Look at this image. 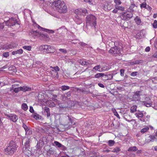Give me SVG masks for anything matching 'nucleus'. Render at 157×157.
Instances as JSON below:
<instances>
[{"instance_id": "25", "label": "nucleus", "mask_w": 157, "mask_h": 157, "mask_svg": "<svg viewBox=\"0 0 157 157\" xmlns=\"http://www.w3.org/2000/svg\"><path fill=\"white\" fill-rule=\"evenodd\" d=\"M104 75L106 76V75H105L104 73H98L94 75V77L95 78H98L100 77H103Z\"/></svg>"}, {"instance_id": "23", "label": "nucleus", "mask_w": 157, "mask_h": 157, "mask_svg": "<svg viewBox=\"0 0 157 157\" xmlns=\"http://www.w3.org/2000/svg\"><path fill=\"white\" fill-rule=\"evenodd\" d=\"M142 104L147 107L151 106L152 105V102L150 101L149 103H147L146 101H144L142 102Z\"/></svg>"}, {"instance_id": "54", "label": "nucleus", "mask_w": 157, "mask_h": 157, "mask_svg": "<svg viewBox=\"0 0 157 157\" xmlns=\"http://www.w3.org/2000/svg\"><path fill=\"white\" fill-rule=\"evenodd\" d=\"M152 56L154 58H157V52H155L153 54Z\"/></svg>"}, {"instance_id": "52", "label": "nucleus", "mask_w": 157, "mask_h": 157, "mask_svg": "<svg viewBox=\"0 0 157 157\" xmlns=\"http://www.w3.org/2000/svg\"><path fill=\"white\" fill-rule=\"evenodd\" d=\"M22 126L25 130H26V129H27L28 128L27 126L24 123L23 124Z\"/></svg>"}, {"instance_id": "51", "label": "nucleus", "mask_w": 157, "mask_h": 157, "mask_svg": "<svg viewBox=\"0 0 157 157\" xmlns=\"http://www.w3.org/2000/svg\"><path fill=\"white\" fill-rule=\"evenodd\" d=\"M44 111L46 113L49 112V109L47 107H44Z\"/></svg>"}, {"instance_id": "19", "label": "nucleus", "mask_w": 157, "mask_h": 157, "mask_svg": "<svg viewBox=\"0 0 157 157\" xmlns=\"http://www.w3.org/2000/svg\"><path fill=\"white\" fill-rule=\"evenodd\" d=\"M135 115L136 117L138 118H142L144 116L142 111H139L138 112L136 113Z\"/></svg>"}, {"instance_id": "15", "label": "nucleus", "mask_w": 157, "mask_h": 157, "mask_svg": "<svg viewBox=\"0 0 157 157\" xmlns=\"http://www.w3.org/2000/svg\"><path fill=\"white\" fill-rule=\"evenodd\" d=\"M21 91L26 92L31 90H32V88L27 86H24L22 87H21Z\"/></svg>"}, {"instance_id": "34", "label": "nucleus", "mask_w": 157, "mask_h": 157, "mask_svg": "<svg viewBox=\"0 0 157 157\" xmlns=\"http://www.w3.org/2000/svg\"><path fill=\"white\" fill-rule=\"evenodd\" d=\"M149 129V128L148 127H145L141 130V132L143 133H144Z\"/></svg>"}, {"instance_id": "6", "label": "nucleus", "mask_w": 157, "mask_h": 157, "mask_svg": "<svg viewBox=\"0 0 157 157\" xmlns=\"http://www.w3.org/2000/svg\"><path fill=\"white\" fill-rule=\"evenodd\" d=\"M110 53L120 55L121 53V49L117 47H112L109 51Z\"/></svg>"}, {"instance_id": "24", "label": "nucleus", "mask_w": 157, "mask_h": 157, "mask_svg": "<svg viewBox=\"0 0 157 157\" xmlns=\"http://www.w3.org/2000/svg\"><path fill=\"white\" fill-rule=\"evenodd\" d=\"M35 26L38 29H40V30H41L43 31H45L46 32H47L48 31V29L41 27L40 26V25L37 24H36Z\"/></svg>"}, {"instance_id": "28", "label": "nucleus", "mask_w": 157, "mask_h": 157, "mask_svg": "<svg viewBox=\"0 0 157 157\" xmlns=\"http://www.w3.org/2000/svg\"><path fill=\"white\" fill-rule=\"evenodd\" d=\"M137 150V148L136 146H133L132 147H130L128 149V151H136Z\"/></svg>"}, {"instance_id": "49", "label": "nucleus", "mask_w": 157, "mask_h": 157, "mask_svg": "<svg viewBox=\"0 0 157 157\" xmlns=\"http://www.w3.org/2000/svg\"><path fill=\"white\" fill-rule=\"evenodd\" d=\"M146 4L145 2H143L140 4V7L141 8H145L146 7Z\"/></svg>"}, {"instance_id": "62", "label": "nucleus", "mask_w": 157, "mask_h": 157, "mask_svg": "<svg viewBox=\"0 0 157 157\" xmlns=\"http://www.w3.org/2000/svg\"><path fill=\"white\" fill-rule=\"evenodd\" d=\"M142 151L141 150H139L137 151V154H140L142 152Z\"/></svg>"}, {"instance_id": "45", "label": "nucleus", "mask_w": 157, "mask_h": 157, "mask_svg": "<svg viewBox=\"0 0 157 157\" xmlns=\"http://www.w3.org/2000/svg\"><path fill=\"white\" fill-rule=\"evenodd\" d=\"M3 56L5 58H7L9 56V52H6L3 53L2 54Z\"/></svg>"}, {"instance_id": "27", "label": "nucleus", "mask_w": 157, "mask_h": 157, "mask_svg": "<svg viewBox=\"0 0 157 157\" xmlns=\"http://www.w3.org/2000/svg\"><path fill=\"white\" fill-rule=\"evenodd\" d=\"M26 135H30L32 133V131L30 128H28L25 130Z\"/></svg>"}, {"instance_id": "36", "label": "nucleus", "mask_w": 157, "mask_h": 157, "mask_svg": "<svg viewBox=\"0 0 157 157\" xmlns=\"http://www.w3.org/2000/svg\"><path fill=\"white\" fill-rule=\"evenodd\" d=\"M60 88L62 90L64 91L69 89V87L68 86H65V85L61 86Z\"/></svg>"}, {"instance_id": "42", "label": "nucleus", "mask_w": 157, "mask_h": 157, "mask_svg": "<svg viewBox=\"0 0 157 157\" xmlns=\"http://www.w3.org/2000/svg\"><path fill=\"white\" fill-rule=\"evenodd\" d=\"M152 26L155 29L157 28V21L155 20L153 23L152 24Z\"/></svg>"}, {"instance_id": "14", "label": "nucleus", "mask_w": 157, "mask_h": 157, "mask_svg": "<svg viewBox=\"0 0 157 157\" xmlns=\"http://www.w3.org/2000/svg\"><path fill=\"white\" fill-rule=\"evenodd\" d=\"M40 32L37 31L32 30L30 33L29 34L33 36H35L40 37Z\"/></svg>"}, {"instance_id": "59", "label": "nucleus", "mask_w": 157, "mask_h": 157, "mask_svg": "<svg viewBox=\"0 0 157 157\" xmlns=\"http://www.w3.org/2000/svg\"><path fill=\"white\" fill-rule=\"evenodd\" d=\"M117 12L118 10L117 9H116V8H115V9H114L112 11V12L113 13H116Z\"/></svg>"}, {"instance_id": "13", "label": "nucleus", "mask_w": 157, "mask_h": 157, "mask_svg": "<svg viewBox=\"0 0 157 157\" xmlns=\"http://www.w3.org/2000/svg\"><path fill=\"white\" fill-rule=\"evenodd\" d=\"M68 117V119L69 121L70 122V123H68L67 124V125H68V126L70 125H74L75 124V119L73 118H71L68 116H67Z\"/></svg>"}, {"instance_id": "43", "label": "nucleus", "mask_w": 157, "mask_h": 157, "mask_svg": "<svg viewBox=\"0 0 157 157\" xmlns=\"http://www.w3.org/2000/svg\"><path fill=\"white\" fill-rule=\"evenodd\" d=\"M149 137L150 138V141L153 142L155 139V137L151 135L149 136Z\"/></svg>"}, {"instance_id": "48", "label": "nucleus", "mask_w": 157, "mask_h": 157, "mask_svg": "<svg viewBox=\"0 0 157 157\" xmlns=\"http://www.w3.org/2000/svg\"><path fill=\"white\" fill-rule=\"evenodd\" d=\"M101 70V71L103 70L107 71L109 70V68L106 66H103V67H102Z\"/></svg>"}, {"instance_id": "11", "label": "nucleus", "mask_w": 157, "mask_h": 157, "mask_svg": "<svg viewBox=\"0 0 157 157\" xmlns=\"http://www.w3.org/2000/svg\"><path fill=\"white\" fill-rule=\"evenodd\" d=\"M16 21L14 18H11L6 23V25L9 26H13L16 23Z\"/></svg>"}, {"instance_id": "26", "label": "nucleus", "mask_w": 157, "mask_h": 157, "mask_svg": "<svg viewBox=\"0 0 157 157\" xmlns=\"http://www.w3.org/2000/svg\"><path fill=\"white\" fill-rule=\"evenodd\" d=\"M137 106L136 105H134L131 107L130 108V112L131 113H134L136 110Z\"/></svg>"}, {"instance_id": "55", "label": "nucleus", "mask_w": 157, "mask_h": 157, "mask_svg": "<svg viewBox=\"0 0 157 157\" xmlns=\"http://www.w3.org/2000/svg\"><path fill=\"white\" fill-rule=\"evenodd\" d=\"M114 115L119 119L120 118V117L117 112H115L114 113Z\"/></svg>"}, {"instance_id": "17", "label": "nucleus", "mask_w": 157, "mask_h": 157, "mask_svg": "<svg viewBox=\"0 0 157 157\" xmlns=\"http://www.w3.org/2000/svg\"><path fill=\"white\" fill-rule=\"evenodd\" d=\"M47 49L46 50V51L48 53H53L55 51V49L53 48L50 46H47Z\"/></svg>"}, {"instance_id": "63", "label": "nucleus", "mask_w": 157, "mask_h": 157, "mask_svg": "<svg viewBox=\"0 0 157 157\" xmlns=\"http://www.w3.org/2000/svg\"><path fill=\"white\" fill-rule=\"evenodd\" d=\"M153 17L154 18H156L157 17V14L156 13L154 14Z\"/></svg>"}, {"instance_id": "30", "label": "nucleus", "mask_w": 157, "mask_h": 157, "mask_svg": "<svg viewBox=\"0 0 157 157\" xmlns=\"http://www.w3.org/2000/svg\"><path fill=\"white\" fill-rule=\"evenodd\" d=\"M21 107L22 109L24 111H26L28 109L27 105L26 103H23L21 105Z\"/></svg>"}, {"instance_id": "46", "label": "nucleus", "mask_w": 157, "mask_h": 157, "mask_svg": "<svg viewBox=\"0 0 157 157\" xmlns=\"http://www.w3.org/2000/svg\"><path fill=\"white\" fill-rule=\"evenodd\" d=\"M137 74L138 72L137 71L133 72H132L130 74V75L132 77H135V76H136L137 75Z\"/></svg>"}, {"instance_id": "40", "label": "nucleus", "mask_w": 157, "mask_h": 157, "mask_svg": "<svg viewBox=\"0 0 157 157\" xmlns=\"http://www.w3.org/2000/svg\"><path fill=\"white\" fill-rule=\"evenodd\" d=\"M84 1L88 3L90 5H93L94 2V0H84Z\"/></svg>"}, {"instance_id": "21", "label": "nucleus", "mask_w": 157, "mask_h": 157, "mask_svg": "<svg viewBox=\"0 0 157 157\" xmlns=\"http://www.w3.org/2000/svg\"><path fill=\"white\" fill-rule=\"evenodd\" d=\"M115 7L117 10H120L121 11H123L124 10V7L119 6V5H115Z\"/></svg>"}, {"instance_id": "32", "label": "nucleus", "mask_w": 157, "mask_h": 157, "mask_svg": "<svg viewBox=\"0 0 157 157\" xmlns=\"http://www.w3.org/2000/svg\"><path fill=\"white\" fill-rule=\"evenodd\" d=\"M22 48L25 50L30 51L32 49V47L31 46H25L22 47Z\"/></svg>"}, {"instance_id": "37", "label": "nucleus", "mask_w": 157, "mask_h": 157, "mask_svg": "<svg viewBox=\"0 0 157 157\" xmlns=\"http://www.w3.org/2000/svg\"><path fill=\"white\" fill-rule=\"evenodd\" d=\"M71 94L70 92H67L66 94H65L64 96H63V99H65L67 97H70L71 96Z\"/></svg>"}, {"instance_id": "16", "label": "nucleus", "mask_w": 157, "mask_h": 157, "mask_svg": "<svg viewBox=\"0 0 157 157\" xmlns=\"http://www.w3.org/2000/svg\"><path fill=\"white\" fill-rule=\"evenodd\" d=\"M23 51L22 49L13 51L12 52V54L13 55H16L17 54H21L23 53Z\"/></svg>"}, {"instance_id": "2", "label": "nucleus", "mask_w": 157, "mask_h": 157, "mask_svg": "<svg viewBox=\"0 0 157 157\" xmlns=\"http://www.w3.org/2000/svg\"><path fill=\"white\" fill-rule=\"evenodd\" d=\"M17 146L15 142L11 141L7 147L5 149V153L7 155H12L17 150Z\"/></svg>"}, {"instance_id": "41", "label": "nucleus", "mask_w": 157, "mask_h": 157, "mask_svg": "<svg viewBox=\"0 0 157 157\" xmlns=\"http://www.w3.org/2000/svg\"><path fill=\"white\" fill-rule=\"evenodd\" d=\"M40 116L38 114L35 113L33 115V117L36 120H38L40 118Z\"/></svg>"}, {"instance_id": "58", "label": "nucleus", "mask_w": 157, "mask_h": 157, "mask_svg": "<svg viewBox=\"0 0 157 157\" xmlns=\"http://www.w3.org/2000/svg\"><path fill=\"white\" fill-rule=\"evenodd\" d=\"M99 86L100 87H102V88H104V85L101 83H99L98 84Z\"/></svg>"}, {"instance_id": "50", "label": "nucleus", "mask_w": 157, "mask_h": 157, "mask_svg": "<svg viewBox=\"0 0 157 157\" xmlns=\"http://www.w3.org/2000/svg\"><path fill=\"white\" fill-rule=\"evenodd\" d=\"M59 50L60 52H62V53L65 54L67 53V51L66 49H59Z\"/></svg>"}, {"instance_id": "35", "label": "nucleus", "mask_w": 157, "mask_h": 157, "mask_svg": "<svg viewBox=\"0 0 157 157\" xmlns=\"http://www.w3.org/2000/svg\"><path fill=\"white\" fill-rule=\"evenodd\" d=\"M115 142L114 140H109L108 142V144L109 145L110 147L113 146Z\"/></svg>"}, {"instance_id": "3", "label": "nucleus", "mask_w": 157, "mask_h": 157, "mask_svg": "<svg viewBox=\"0 0 157 157\" xmlns=\"http://www.w3.org/2000/svg\"><path fill=\"white\" fill-rule=\"evenodd\" d=\"M96 18L94 15L90 14L87 16L86 17V24L87 27L90 26L95 28L96 25Z\"/></svg>"}, {"instance_id": "4", "label": "nucleus", "mask_w": 157, "mask_h": 157, "mask_svg": "<svg viewBox=\"0 0 157 157\" xmlns=\"http://www.w3.org/2000/svg\"><path fill=\"white\" fill-rule=\"evenodd\" d=\"M75 13L76 14V18L79 21V22L77 24H80L82 22V21L81 18L78 17V15L81 16V15L86 14L87 13V10L85 8L78 9L75 11Z\"/></svg>"}, {"instance_id": "8", "label": "nucleus", "mask_w": 157, "mask_h": 157, "mask_svg": "<svg viewBox=\"0 0 157 157\" xmlns=\"http://www.w3.org/2000/svg\"><path fill=\"white\" fill-rule=\"evenodd\" d=\"M30 142V140L29 139H26L25 142V147H23V151L25 154L26 153H29L30 151L29 149V143Z\"/></svg>"}, {"instance_id": "5", "label": "nucleus", "mask_w": 157, "mask_h": 157, "mask_svg": "<svg viewBox=\"0 0 157 157\" xmlns=\"http://www.w3.org/2000/svg\"><path fill=\"white\" fill-rule=\"evenodd\" d=\"M17 44L14 43H12L10 44H6L2 46L3 49H10L16 48Z\"/></svg>"}, {"instance_id": "61", "label": "nucleus", "mask_w": 157, "mask_h": 157, "mask_svg": "<svg viewBox=\"0 0 157 157\" xmlns=\"http://www.w3.org/2000/svg\"><path fill=\"white\" fill-rule=\"evenodd\" d=\"M150 50V48L149 47H147L145 49V51L146 52H149Z\"/></svg>"}, {"instance_id": "38", "label": "nucleus", "mask_w": 157, "mask_h": 157, "mask_svg": "<svg viewBox=\"0 0 157 157\" xmlns=\"http://www.w3.org/2000/svg\"><path fill=\"white\" fill-rule=\"evenodd\" d=\"M40 37H41L44 39H46L48 37V36L46 33L43 34L41 33H40Z\"/></svg>"}, {"instance_id": "9", "label": "nucleus", "mask_w": 157, "mask_h": 157, "mask_svg": "<svg viewBox=\"0 0 157 157\" xmlns=\"http://www.w3.org/2000/svg\"><path fill=\"white\" fill-rule=\"evenodd\" d=\"M141 92L140 91H136L134 93L132 96L133 100L134 101L140 100V99Z\"/></svg>"}, {"instance_id": "60", "label": "nucleus", "mask_w": 157, "mask_h": 157, "mask_svg": "<svg viewBox=\"0 0 157 157\" xmlns=\"http://www.w3.org/2000/svg\"><path fill=\"white\" fill-rule=\"evenodd\" d=\"M4 27V25L2 23H0V29H2Z\"/></svg>"}, {"instance_id": "57", "label": "nucleus", "mask_w": 157, "mask_h": 157, "mask_svg": "<svg viewBox=\"0 0 157 157\" xmlns=\"http://www.w3.org/2000/svg\"><path fill=\"white\" fill-rule=\"evenodd\" d=\"M29 111L31 113H32L33 112L34 110L33 107L32 106H30V107Z\"/></svg>"}, {"instance_id": "7", "label": "nucleus", "mask_w": 157, "mask_h": 157, "mask_svg": "<svg viewBox=\"0 0 157 157\" xmlns=\"http://www.w3.org/2000/svg\"><path fill=\"white\" fill-rule=\"evenodd\" d=\"M5 116L8 117L11 121L13 122H16L18 119V116L16 115L13 114H6Z\"/></svg>"}, {"instance_id": "44", "label": "nucleus", "mask_w": 157, "mask_h": 157, "mask_svg": "<svg viewBox=\"0 0 157 157\" xmlns=\"http://www.w3.org/2000/svg\"><path fill=\"white\" fill-rule=\"evenodd\" d=\"M50 67L52 68L53 69H52L53 70H55V71H56L57 72L58 71H59V69L58 66H55L53 67Z\"/></svg>"}, {"instance_id": "33", "label": "nucleus", "mask_w": 157, "mask_h": 157, "mask_svg": "<svg viewBox=\"0 0 157 157\" xmlns=\"http://www.w3.org/2000/svg\"><path fill=\"white\" fill-rule=\"evenodd\" d=\"M135 21L136 24L139 25L141 22V21L139 17H136L135 19Z\"/></svg>"}, {"instance_id": "29", "label": "nucleus", "mask_w": 157, "mask_h": 157, "mask_svg": "<svg viewBox=\"0 0 157 157\" xmlns=\"http://www.w3.org/2000/svg\"><path fill=\"white\" fill-rule=\"evenodd\" d=\"M48 45H41L40 47V50H42L44 51H46L47 49Z\"/></svg>"}, {"instance_id": "39", "label": "nucleus", "mask_w": 157, "mask_h": 157, "mask_svg": "<svg viewBox=\"0 0 157 157\" xmlns=\"http://www.w3.org/2000/svg\"><path fill=\"white\" fill-rule=\"evenodd\" d=\"M54 143L57 146V147H60L63 146V145H62L60 143H59L58 141H55L54 142Z\"/></svg>"}, {"instance_id": "64", "label": "nucleus", "mask_w": 157, "mask_h": 157, "mask_svg": "<svg viewBox=\"0 0 157 157\" xmlns=\"http://www.w3.org/2000/svg\"><path fill=\"white\" fill-rule=\"evenodd\" d=\"M154 150L157 151V146H155L154 147Z\"/></svg>"}, {"instance_id": "20", "label": "nucleus", "mask_w": 157, "mask_h": 157, "mask_svg": "<svg viewBox=\"0 0 157 157\" xmlns=\"http://www.w3.org/2000/svg\"><path fill=\"white\" fill-rule=\"evenodd\" d=\"M50 74L52 75V76L53 77H56V75H58V72L55 71L54 70L52 69L50 71Z\"/></svg>"}, {"instance_id": "56", "label": "nucleus", "mask_w": 157, "mask_h": 157, "mask_svg": "<svg viewBox=\"0 0 157 157\" xmlns=\"http://www.w3.org/2000/svg\"><path fill=\"white\" fill-rule=\"evenodd\" d=\"M136 6L135 4H132L130 6V8L131 9H133Z\"/></svg>"}, {"instance_id": "18", "label": "nucleus", "mask_w": 157, "mask_h": 157, "mask_svg": "<svg viewBox=\"0 0 157 157\" xmlns=\"http://www.w3.org/2000/svg\"><path fill=\"white\" fill-rule=\"evenodd\" d=\"M79 63L82 65H90V63H89L88 61H86L83 60H80L79 61Z\"/></svg>"}, {"instance_id": "12", "label": "nucleus", "mask_w": 157, "mask_h": 157, "mask_svg": "<svg viewBox=\"0 0 157 157\" xmlns=\"http://www.w3.org/2000/svg\"><path fill=\"white\" fill-rule=\"evenodd\" d=\"M18 84H14L12 85V89L13 90V91L15 93H17L20 91H21V87L16 88L15 87L16 86L18 85Z\"/></svg>"}, {"instance_id": "47", "label": "nucleus", "mask_w": 157, "mask_h": 157, "mask_svg": "<svg viewBox=\"0 0 157 157\" xmlns=\"http://www.w3.org/2000/svg\"><path fill=\"white\" fill-rule=\"evenodd\" d=\"M114 2L116 3V5H120L121 2L120 0H114Z\"/></svg>"}, {"instance_id": "22", "label": "nucleus", "mask_w": 157, "mask_h": 157, "mask_svg": "<svg viewBox=\"0 0 157 157\" xmlns=\"http://www.w3.org/2000/svg\"><path fill=\"white\" fill-rule=\"evenodd\" d=\"M101 68V66L100 65H98L95 66L94 67L93 69V71H94V70L95 71H97L99 72L101 71V69L100 68Z\"/></svg>"}, {"instance_id": "31", "label": "nucleus", "mask_w": 157, "mask_h": 157, "mask_svg": "<svg viewBox=\"0 0 157 157\" xmlns=\"http://www.w3.org/2000/svg\"><path fill=\"white\" fill-rule=\"evenodd\" d=\"M121 151V149L118 147H116L111 151L112 152L117 153Z\"/></svg>"}, {"instance_id": "10", "label": "nucleus", "mask_w": 157, "mask_h": 157, "mask_svg": "<svg viewBox=\"0 0 157 157\" xmlns=\"http://www.w3.org/2000/svg\"><path fill=\"white\" fill-rule=\"evenodd\" d=\"M132 15L130 12H128L122 13V16L123 19L125 20L132 17Z\"/></svg>"}, {"instance_id": "53", "label": "nucleus", "mask_w": 157, "mask_h": 157, "mask_svg": "<svg viewBox=\"0 0 157 157\" xmlns=\"http://www.w3.org/2000/svg\"><path fill=\"white\" fill-rule=\"evenodd\" d=\"M124 70L123 69H121L120 70L121 75V76H124Z\"/></svg>"}, {"instance_id": "1", "label": "nucleus", "mask_w": 157, "mask_h": 157, "mask_svg": "<svg viewBox=\"0 0 157 157\" xmlns=\"http://www.w3.org/2000/svg\"><path fill=\"white\" fill-rule=\"evenodd\" d=\"M53 3L55 9L60 13H65L67 11V7L64 2L61 0H58Z\"/></svg>"}]
</instances>
